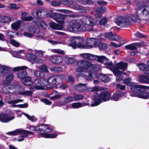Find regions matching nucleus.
Returning <instances> with one entry per match:
<instances>
[{
  "mask_svg": "<svg viewBox=\"0 0 149 149\" xmlns=\"http://www.w3.org/2000/svg\"><path fill=\"white\" fill-rule=\"evenodd\" d=\"M77 65L79 67L76 69L77 72H88L89 74L88 79L91 81L93 79L92 75V71L93 70V65L92 63L87 61L81 60L77 63Z\"/></svg>",
  "mask_w": 149,
  "mask_h": 149,
  "instance_id": "1",
  "label": "nucleus"
},
{
  "mask_svg": "<svg viewBox=\"0 0 149 149\" xmlns=\"http://www.w3.org/2000/svg\"><path fill=\"white\" fill-rule=\"evenodd\" d=\"M108 22V19L106 17L102 18L100 21L97 18H91L87 17L83 21V23L91 27L90 28L87 29L88 31H95L97 29L93 28V26L97 24L99 22V24L104 25L106 24Z\"/></svg>",
  "mask_w": 149,
  "mask_h": 149,
  "instance_id": "2",
  "label": "nucleus"
},
{
  "mask_svg": "<svg viewBox=\"0 0 149 149\" xmlns=\"http://www.w3.org/2000/svg\"><path fill=\"white\" fill-rule=\"evenodd\" d=\"M111 93L107 91H103L100 93H96L93 95L94 102L91 104V107L97 106L101 103L109 101L111 98Z\"/></svg>",
  "mask_w": 149,
  "mask_h": 149,
  "instance_id": "3",
  "label": "nucleus"
},
{
  "mask_svg": "<svg viewBox=\"0 0 149 149\" xmlns=\"http://www.w3.org/2000/svg\"><path fill=\"white\" fill-rule=\"evenodd\" d=\"M80 56L85 59L92 60H95L97 58V61L102 63H104L106 62H108V59L104 56H97L90 53H83Z\"/></svg>",
  "mask_w": 149,
  "mask_h": 149,
  "instance_id": "4",
  "label": "nucleus"
},
{
  "mask_svg": "<svg viewBox=\"0 0 149 149\" xmlns=\"http://www.w3.org/2000/svg\"><path fill=\"white\" fill-rule=\"evenodd\" d=\"M63 77V75L61 74L51 76L47 79V85H58L62 82Z\"/></svg>",
  "mask_w": 149,
  "mask_h": 149,
  "instance_id": "5",
  "label": "nucleus"
},
{
  "mask_svg": "<svg viewBox=\"0 0 149 149\" xmlns=\"http://www.w3.org/2000/svg\"><path fill=\"white\" fill-rule=\"evenodd\" d=\"M115 22L118 25L122 27H127L130 24V22L127 17L121 16L117 17Z\"/></svg>",
  "mask_w": 149,
  "mask_h": 149,
  "instance_id": "6",
  "label": "nucleus"
},
{
  "mask_svg": "<svg viewBox=\"0 0 149 149\" xmlns=\"http://www.w3.org/2000/svg\"><path fill=\"white\" fill-rule=\"evenodd\" d=\"M29 129L32 131H34L39 132H45L47 130H49L47 132H51L53 131V130L50 129L48 125L42 124L36 126H31L29 127Z\"/></svg>",
  "mask_w": 149,
  "mask_h": 149,
  "instance_id": "7",
  "label": "nucleus"
},
{
  "mask_svg": "<svg viewBox=\"0 0 149 149\" xmlns=\"http://www.w3.org/2000/svg\"><path fill=\"white\" fill-rule=\"evenodd\" d=\"M49 16L59 24L63 25L64 24V20L66 18L65 15L58 13H50Z\"/></svg>",
  "mask_w": 149,
  "mask_h": 149,
  "instance_id": "8",
  "label": "nucleus"
},
{
  "mask_svg": "<svg viewBox=\"0 0 149 149\" xmlns=\"http://www.w3.org/2000/svg\"><path fill=\"white\" fill-rule=\"evenodd\" d=\"M80 21L77 19H74L68 23V28L70 31H77L76 30L80 25Z\"/></svg>",
  "mask_w": 149,
  "mask_h": 149,
  "instance_id": "9",
  "label": "nucleus"
},
{
  "mask_svg": "<svg viewBox=\"0 0 149 149\" xmlns=\"http://www.w3.org/2000/svg\"><path fill=\"white\" fill-rule=\"evenodd\" d=\"M49 60L51 63L55 64H59L63 60L62 57L58 55H52L49 57Z\"/></svg>",
  "mask_w": 149,
  "mask_h": 149,
  "instance_id": "10",
  "label": "nucleus"
},
{
  "mask_svg": "<svg viewBox=\"0 0 149 149\" xmlns=\"http://www.w3.org/2000/svg\"><path fill=\"white\" fill-rule=\"evenodd\" d=\"M14 118L13 116L8 117V114L7 113H0V121L2 123H8Z\"/></svg>",
  "mask_w": 149,
  "mask_h": 149,
  "instance_id": "11",
  "label": "nucleus"
},
{
  "mask_svg": "<svg viewBox=\"0 0 149 149\" xmlns=\"http://www.w3.org/2000/svg\"><path fill=\"white\" fill-rule=\"evenodd\" d=\"M137 65L139 67L140 69L142 70L144 74L149 75V60L147 62L146 65L138 63Z\"/></svg>",
  "mask_w": 149,
  "mask_h": 149,
  "instance_id": "12",
  "label": "nucleus"
},
{
  "mask_svg": "<svg viewBox=\"0 0 149 149\" xmlns=\"http://www.w3.org/2000/svg\"><path fill=\"white\" fill-rule=\"evenodd\" d=\"M106 36L111 40L119 41L121 40V38L118 34L113 33L112 32H107L106 34Z\"/></svg>",
  "mask_w": 149,
  "mask_h": 149,
  "instance_id": "13",
  "label": "nucleus"
},
{
  "mask_svg": "<svg viewBox=\"0 0 149 149\" xmlns=\"http://www.w3.org/2000/svg\"><path fill=\"white\" fill-rule=\"evenodd\" d=\"M124 93L120 91H117L111 96L110 99L111 100L117 101L120 97L123 96Z\"/></svg>",
  "mask_w": 149,
  "mask_h": 149,
  "instance_id": "14",
  "label": "nucleus"
},
{
  "mask_svg": "<svg viewBox=\"0 0 149 149\" xmlns=\"http://www.w3.org/2000/svg\"><path fill=\"white\" fill-rule=\"evenodd\" d=\"M98 39L95 38H90L86 40V42L90 48L96 47L97 43H98Z\"/></svg>",
  "mask_w": 149,
  "mask_h": 149,
  "instance_id": "15",
  "label": "nucleus"
},
{
  "mask_svg": "<svg viewBox=\"0 0 149 149\" xmlns=\"http://www.w3.org/2000/svg\"><path fill=\"white\" fill-rule=\"evenodd\" d=\"M27 68H22L19 72L17 73V77L21 79V81L27 77V72L26 69Z\"/></svg>",
  "mask_w": 149,
  "mask_h": 149,
  "instance_id": "16",
  "label": "nucleus"
},
{
  "mask_svg": "<svg viewBox=\"0 0 149 149\" xmlns=\"http://www.w3.org/2000/svg\"><path fill=\"white\" fill-rule=\"evenodd\" d=\"M143 90H142L141 92L139 93V94L136 95V96L139 98L144 99H147L149 98V92L146 91L143 88Z\"/></svg>",
  "mask_w": 149,
  "mask_h": 149,
  "instance_id": "17",
  "label": "nucleus"
},
{
  "mask_svg": "<svg viewBox=\"0 0 149 149\" xmlns=\"http://www.w3.org/2000/svg\"><path fill=\"white\" fill-rule=\"evenodd\" d=\"M49 130H47V131L45 132L39 133V135H40L42 137L46 138H55L57 136L58 134L56 133L52 134H48L46 133V132L49 131Z\"/></svg>",
  "mask_w": 149,
  "mask_h": 149,
  "instance_id": "18",
  "label": "nucleus"
},
{
  "mask_svg": "<svg viewBox=\"0 0 149 149\" xmlns=\"http://www.w3.org/2000/svg\"><path fill=\"white\" fill-rule=\"evenodd\" d=\"M127 63L123 61H121L116 64L115 67L120 69L123 71L126 70L127 69Z\"/></svg>",
  "mask_w": 149,
  "mask_h": 149,
  "instance_id": "19",
  "label": "nucleus"
},
{
  "mask_svg": "<svg viewBox=\"0 0 149 149\" xmlns=\"http://www.w3.org/2000/svg\"><path fill=\"white\" fill-rule=\"evenodd\" d=\"M44 81V79H36L34 82L35 84L36 85L35 86V88L39 89L41 87L46 86V85H45L43 82Z\"/></svg>",
  "mask_w": 149,
  "mask_h": 149,
  "instance_id": "20",
  "label": "nucleus"
},
{
  "mask_svg": "<svg viewBox=\"0 0 149 149\" xmlns=\"http://www.w3.org/2000/svg\"><path fill=\"white\" fill-rule=\"evenodd\" d=\"M50 27L52 29L55 30H62L63 28V25L58 24L54 22H51L49 24Z\"/></svg>",
  "mask_w": 149,
  "mask_h": 149,
  "instance_id": "21",
  "label": "nucleus"
},
{
  "mask_svg": "<svg viewBox=\"0 0 149 149\" xmlns=\"http://www.w3.org/2000/svg\"><path fill=\"white\" fill-rule=\"evenodd\" d=\"M28 30L29 31L33 34H38L40 32V29L36 26L33 25H30L29 27Z\"/></svg>",
  "mask_w": 149,
  "mask_h": 149,
  "instance_id": "22",
  "label": "nucleus"
},
{
  "mask_svg": "<svg viewBox=\"0 0 149 149\" xmlns=\"http://www.w3.org/2000/svg\"><path fill=\"white\" fill-rule=\"evenodd\" d=\"M143 87L144 86L136 85L134 87H131V89L132 92L139 94V93L142 91V90H143Z\"/></svg>",
  "mask_w": 149,
  "mask_h": 149,
  "instance_id": "23",
  "label": "nucleus"
},
{
  "mask_svg": "<svg viewBox=\"0 0 149 149\" xmlns=\"http://www.w3.org/2000/svg\"><path fill=\"white\" fill-rule=\"evenodd\" d=\"M99 79L101 81L105 83L109 82L110 80L109 77L107 76L106 74L102 73H100L98 77Z\"/></svg>",
  "mask_w": 149,
  "mask_h": 149,
  "instance_id": "24",
  "label": "nucleus"
},
{
  "mask_svg": "<svg viewBox=\"0 0 149 149\" xmlns=\"http://www.w3.org/2000/svg\"><path fill=\"white\" fill-rule=\"evenodd\" d=\"M11 18L8 16L4 15L0 16V22L3 23H9L11 21Z\"/></svg>",
  "mask_w": 149,
  "mask_h": 149,
  "instance_id": "25",
  "label": "nucleus"
},
{
  "mask_svg": "<svg viewBox=\"0 0 149 149\" xmlns=\"http://www.w3.org/2000/svg\"><path fill=\"white\" fill-rule=\"evenodd\" d=\"M21 81L23 82L24 85L26 86H30L33 84L31 81V78L30 77H28L25 79L22 80Z\"/></svg>",
  "mask_w": 149,
  "mask_h": 149,
  "instance_id": "26",
  "label": "nucleus"
},
{
  "mask_svg": "<svg viewBox=\"0 0 149 149\" xmlns=\"http://www.w3.org/2000/svg\"><path fill=\"white\" fill-rule=\"evenodd\" d=\"M22 21L21 20H18L12 23L11 25L12 28L15 30H18L21 25Z\"/></svg>",
  "mask_w": 149,
  "mask_h": 149,
  "instance_id": "27",
  "label": "nucleus"
},
{
  "mask_svg": "<svg viewBox=\"0 0 149 149\" xmlns=\"http://www.w3.org/2000/svg\"><path fill=\"white\" fill-rule=\"evenodd\" d=\"M10 70V69L9 67L0 65V73H6Z\"/></svg>",
  "mask_w": 149,
  "mask_h": 149,
  "instance_id": "28",
  "label": "nucleus"
},
{
  "mask_svg": "<svg viewBox=\"0 0 149 149\" xmlns=\"http://www.w3.org/2000/svg\"><path fill=\"white\" fill-rule=\"evenodd\" d=\"M96 47H98L100 49H106L108 47V45L106 44L102 43L100 40H98V43H97Z\"/></svg>",
  "mask_w": 149,
  "mask_h": 149,
  "instance_id": "29",
  "label": "nucleus"
},
{
  "mask_svg": "<svg viewBox=\"0 0 149 149\" xmlns=\"http://www.w3.org/2000/svg\"><path fill=\"white\" fill-rule=\"evenodd\" d=\"M106 10L105 7L102 6L96 7L94 9V11L100 13L101 14L104 13L105 12Z\"/></svg>",
  "mask_w": 149,
  "mask_h": 149,
  "instance_id": "30",
  "label": "nucleus"
},
{
  "mask_svg": "<svg viewBox=\"0 0 149 149\" xmlns=\"http://www.w3.org/2000/svg\"><path fill=\"white\" fill-rule=\"evenodd\" d=\"M28 130L19 129V134H22L20 136V137L25 138L27 137L28 136Z\"/></svg>",
  "mask_w": 149,
  "mask_h": 149,
  "instance_id": "31",
  "label": "nucleus"
},
{
  "mask_svg": "<svg viewBox=\"0 0 149 149\" xmlns=\"http://www.w3.org/2000/svg\"><path fill=\"white\" fill-rule=\"evenodd\" d=\"M147 75H141L139 77V81L142 83H147Z\"/></svg>",
  "mask_w": 149,
  "mask_h": 149,
  "instance_id": "32",
  "label": "nucleus"
},
{
  "mask_svg": "<svg viewBox=\"0 0 149 149\" xmlns=\"http://www.w3.org/2000/svg\"><path fill=\"white\" fill-rule=\"evenodd\" d=\"M26 56L27 58L30 61H34L36 56L32 53H28L26 54Z\"/></svg>",
  "mask_w": 149,
  "mask_h": 149,
  "instance_id": "33",
  "label": "nucleus"
},
{
  "mask_svg": "<svg viewBox=\"0 0 149 149\" xmlns=\"http://www.w3.org/2000/svg\"><path fill=\"white\" fill-rule=\"evenodd\" d=\"M35 76L38 77H42L44 76V72L41 70H36L34 72Z\"/></svg>",
  "mask_w": 149,
  "mask_h": 149,
  "instance_id": "34",
  "label": "nucleus"
},
{
  "mask_svg": "<svg viewBox=\"0 0 149 149\" xmlns=\"http://www.w3.org/2000/svg\"><path fill=\"white\" fill-rule=\"evenodd\" d=\"M6 134L10 136H16L19 135V129H17L14 131L7 132Z\"/></svg>",
  "mask_w": 149,
  "mask_h": 149,
  "instance_id": "35",
  "label": "nucleus"
},
{
  "mask_svg": "<svg viewBox=\"0 0 149 149\" xmlns=\"http://www.w3.org/2000/svg\"><path fill=\"white\" fill-rule=\"evenodd\" d=\"M125 48L127 49L131 50H136L137 49V47L134 46V43L125 46Z\"/></svg>",
  "mask_w": 149,
  "mask_h": 149,
  "instance_id": "36",
  "label": "nucleus"
},
{
  "mask_svg": "<svg viewBox=\"0 0 149 149\" xmlns=\"http://www.w3.org/2000/svg\"><path fill=\"white\" fill-rule=\"evenodd\" d=\"M84 97L82 95L76 94L74 95L73 98L74 101H77L81 100L83 99Z\"/></svg>",
  "mask_w": 149,
  "mask_h": 149,
  "instance_id": "37",
  "label": "nucleus"
},
{
  "mask_svg": "<svg viewBox=\"0 0 149 149\" xmlns=\"http://www.w3.org/2000/svg\"><path fill=\"white\" fill-rule=\"evenodd\" d=\"M139 17V16L137 15H134L131 16V18L133 22L139 23L141 21Z\"/></svg>",
  "mask_w": 149,
  "mask_h": 149,
  "instance_id": "38",
  "label": "nucleus"
},
{
  "mask_svg": "<svg viewBox=\"0 0 149 149\" xmlns=\"http://www.w3.org/2000/svg\"><path fill=\"white\" fill-rule=\"evenodd\" d=\"M20 95H26L29 96H32V92L30 91H26L23 92H20L19 93Z\"/></svg>",
  "mask_w": 149,
  "mask_h": 149,
  "instance_id": "39",
  "label": "nucleus"
},
{
  "mask_svg": "<svg viewBox=\"0 0 149 149\" xmlns=\"http://www.w3.org/2000/svg\"><path fill=\"white\" fill-rule=\"evenodd\" d=\"M75 41H77V44L78 45V48H84V45L83 44L84 42V40L81 38H77Z\"/></svg>",
  "mask_w": 149,
  "mask_h": 149,
  "instance_id": "40",
  "label": "nucleus"
},
{
  "mask_svg": "<svg viewBox=\"0 0 149 149\" xmlns=\"http://www.w3.org/2000/svg\"><path fill=\"white\" fill-rule=\"evenodd\" d=\"M113 73L114 75L116 77L119 75H121L123 73V71L119 70V69L115 67L113 70Z\"/></svg>",
  "mask_w": 149,
  "mask_h": 149,
  "instance_id": "41",
  "label": "nucleus"
},
{
  "mask_svg": "<svg viewBox=\"0 0 149 149\" xmlns=\"http://www.w3.org/2000/svg\"><path fill=\"white\" fill-rule=\"evenodd\" d=\"M72 106L74 109L82 107V104L80 102H74L72 104Z\"/></svg>",
  "mask_w": 149,
  "mask_h": 149,
  "instance_id": "42",
  "label": "nucleus"
},
{
  "mask_svg": "<svg viewBox=\"0 0 149 149\" xmlns=\"http://www.w3.org/2000/svg\"><path fill=\"white\" fill-rule=\"evenodd\" d=\"M77 31H85L86 30V26L84 25L81 24L80 23L78 27H77Z\"/></svg>",
  "mask_w": 149,
  "mask_h": 149,
  "instance_id": "43",
  "label": "nucleus"
},
{
  "mask_svg": "<svg viewBox=\"0 0 149 149\" xmlns=\"http://www.w3.org/2000/svg\"><path fill=\"white\" fill-rule=\"evenodd\" d=\"M20 19L22 20V21H31L32 20H33V18L31 16L29 15V16L25 17H21Z\"/></svg>",
  "mask_w": 149,
  "mask_h": 149,
  "instance_id": "44",
  "label": "nucleus"
},
{
  "mask_svg": "<svg viewBox=\"0 0 149 149\" xmlns=\"http://www.w3.org/2000/svg\"><path fill=\"white\" fill-rule=\"evenodd\" d=\"M82 3L84 5H89L94 4V1L92 0H81Z\"/></svg>",
  "mask_w": 149,
  "mask_h": 149,
  "instance_id": "45",
  "label": "nucleus"
},
{
  "mask_svg": "<svg viewBox=\"0 0 149 149\" xmlns=\"http://www.w3.org/2000/svg\"><path fill=\"white\" fill-rule=\"evenodd\" d=\"M66 62L68 64H71L75 61V60L73 57H68L66 58Z\"/></svg>",
  "mask_w": 149,
  "mask_h": 149,
  "instance_id": "46",
  "label": "nucleus"
},
{
  "mask_svg": "<svg viewBox=\"0 0 149 149\" xmlns=\"http://www.w3.org/2000/svg\"><path fill=\"white\" fill-rule=\"evenodd\" d=\"M33 22L35 23L37 25L42 27H43L44 25L45 24V23L42 20L40 21L35 20L33 21Z\"/></svg>",
  "mask_w": 149,
  "mask_h": 149,
  "instance_id": "47",
  "label": "nucleus"
},
{
  "mask_svg": "<svg viewBox=\"0 0 149 149\" xmlns=\"http://www.w3.org/2000/svg\"><path fill=\"white\" fill-rule=\"evenodd\" d=\"M10 43L12 45L17 47H18L20 46L19 43L14 39H11Z\"/></svg>",
  "mask_w": 149,
  "mask_h": 149,
  "instance_id": "48",
  "label": "nucleus"
},
{
  "mask_svg": "<svg viewBox=\"0 0 149 149\" xmlns=\"http://www.w3.org/2000/svg\"><path fill=\"white\" fill-rule=\"evenodd\" d=\"M74 101L73 97L70 96L67 97L64 100V102L65 103H69L70 102H72Z\"/></svg>",
  "mask_w": 149,
  "mask_h": 149,
  "instance_id": "49",
  "label": "nucleus"
},
{
  "mask_svg": "<svg viewBox=\"0 0 149 149\" xmlns=\"http://www.w3.org/2000/svg\"><path fill=\"white\" fill-rule=\"evenodd\" d=\"M28 68V67L25 66L17 67L14 68L13 70V71L14 72L17 71L18 73L19 72L20 70H21L22 68Z\"/></svg>",
  "mask_w": 149,
  "mask_h": 149,
  "instance_id": "50",
  "label": "nucleus"
},
{
  "mask_svg": "<svg viewBox=\"0 0 149 149\" xmlns=\"http://www.w3.org/2000/svg\"><path fill=\"white\" fill-rule=\"evenodd\" d=\"M23 100L20 99H17L15 100H12L8 102V103L9 104H15L19 102H23Z\"/></svg>",
  "mask_w": 149,
  "mask_h": 149,
  "instance_id": "51",
  "label": "nucleus"
},
{
  "mask_svg": "<svg viewBox=\"0 0 149 149\" xmlns=\"http://www.w3.org/2000/svg\"><path fill=\"white\" fill-rule=\"evenodd\" d=\"M14 77V75L13 74H11L9 75L5 79V80L7 81V83H8L10 81L13 79Z\"/></svg>",
  "mask_w": 149,
  "mask_h": 149,
  "instance_id": "52",
  "label": "nucleus"
},
{
  "mask_svg": "<svg viewBox=\"0 0 149 149\" xmlns=\"http://www.w3.org/2000/svg\"><path fill=\"white\" fill-rule=\"evenodd\" d=\"M52 70L55 72H60L63 70V68L60 67H55L52 68Z\"/></svg>",
  "mask_w": 149,
  "mask_h": 149,
  "instance_id": "53",
  "label": "nucleus"
},
{
  "mask_svg": "<svg viewBox=\"0 0 149 149\" xmlns=\"http://www.w3.org/2000/svg\"><path fill=\"white\" fill-rule=\"evenodd\" d=\"M70 45L74 49H75L77 48H78V46L77 44V41L74 40L73 42L70 43Z\"/></svg>",
  "mask_w": 149,
  "mask_h": 149,
  "instance_id": "54",
  "label": "nucleus"
},
{
  "mask_svg": "<svg viewBox=\"0 0 149 149\" xmlns=\"http://www.w3.org/2000/svg\"><path fill=\"white\" fill-rule=\"evenodd\" d=\"M134 35L136 37H138V38H145L146 37V36H145L144 34L140 33L139 31H137L136 33H135L134 34Z\"/></svg>",
  "mask_w": 149,
  "mask_h": 149,
  "instance_id": "55",
  "label": "nucleus"
},
{
  "mask_svg": "<svg viewBox=\"0 0 149 149\" xmlns=\"http://www.w3.org/2000/svg\"><path fill=\"white\" fill-rule=\"evenodd\" d=\"M9 8L11 10L12 9H18L20 8L19 7H17L16 5L14 3H10L9 4Z\"/></svg>",
  "mask_w": 149,
  "mask_h": 149,
  "instance_id": "56",
  "label": "nucleus"
},
{
  "mask_svg": "<svg viewBox=\"0 0 149 149\" xmlns=\"http://www.w3.org/2000/svg\"><path fill=\"white\" fill-rule=\"evenodd\" d=\"M41 101L47 105H51L52 104V102L47 98L42 99Z\"/></svg>",
  "mask_w": 149,
  "mask_h": 149,
  "instance_id": "57",
  "label": "nucleus"
},
{
  "mask_svg": "<svg viewBox=\"0 0 149 149\" xmlns=\"http://www.w3.org/2000/svg\"><path fill=\"white\" fill-rule=\"evenodd\" d=\"M143 5L144 7L149 9V0H144L143 2Z\"/></svg>",
  "mask_w": 149,
  "mask_h": 149,
  "instance_id": "58",
  "label": "nucleus"
},
{
  "mask_svg": "<svg viewBox=\"0 0 149 149\" xmlns=\"http://www.w3.org/2000/svg\"><path fill=\"white\" fill-rule=\"evenodd\" d=\"M141 13L145 16L149 14V9L144 7L141 12Z\"/></svg>",
  "mask_w": 149,
  "mask_h": 149,
  "instance_id": "59",
  "label": "nucleus"
},
{
  "mask_svg": "<svg viewBox=\"0 0 149 149\" xmlns=\"http://www.w3.org/2000/svg\"><path fill=\"white\" fill-rule=\"evenodd\" d=\"M38 13H40V15H39L40 16H41V18H43V17L45 16V12L43 10H42L41 9H38L37 10V13L38 14Z\"/></svg>",
  "mask_w": 149,
  "mask_h": 149,
  "instance_id": "60",
  "label": "nucleus"
},
{
  "mask_svg": "<svg viewBox=\"0 0 149 149\" xmlns=\"http://www.w3.org/2000/svg\"><path fill=\"white\" fill-rule=\"evenodd\" d=\"M68 82L71 84H73L74 81V79L72 76H69L68 77Z\"/></svg>",
  "mask_w": 149,
  "mask_h": 149,
  "instance_id": "61",
  "label": "nucleus"
},
{
  "mask_svg": "<svg viewBox=\"0 0 149 149\" xmlns=\"http://www.w3.org/2000/svg\"><path fill=\"white\" fill-rule=\"evenodd\" d=\"M41 71L44 72V73L45 72H48V70L47 68V66L45 65H42L41 68Z\"/></svg>",
  "mask_w": 149,
  "mask_h": 149,
  "instance_id": "62",
  "label": "nucleus"
},
{
  "mask_svg": "<svg viewBox=\"0 0 149 149\" xmlns=\"http://www.w3.org/2000/svg\"><path fill=\"white\" fill-rule=\"evenodd\" d=\"M62 95H58L54 96H53L50 97V100H55L60 99L61 98Z\"/></svg>",
  "mask_w": 149,
  "mask_h": 149,
  "instance_id": "63",
  "label": "nucleus"
},
{
  "mask_svg": "<svg viewBox=\"0 0 149 149\" xmlns=\"http://www.w3.org/2000/svg\"><path fill=\"white\" fill-rule=\"evenodd\" d=\"M131 80V78L129 77L127 78L124 79L123 81V82L124 84H126V85L127 86Z\"/></svg>",
  "mask_w": 149,
  "mask_h": 149,
  "instance_id": "64",
  "label": "nucleus"
}]
</instances>
